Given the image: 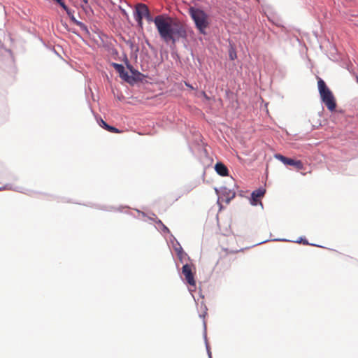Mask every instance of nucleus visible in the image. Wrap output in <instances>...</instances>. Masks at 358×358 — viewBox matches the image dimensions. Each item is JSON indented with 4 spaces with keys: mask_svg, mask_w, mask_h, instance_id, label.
<instances>
[{
    "mask_svg": "<svg viewBox=\"0 0 358 358\" xmlns=\"http://www.w3.org/2000/svg\"><path fill=\"white\" fill-rule=\"evenodd\" d=\"M148 7L144 3H138L135 7L134 18L140 27H143V19L148 15Z\"/></svg>",
    "mask_w": 358,
    "mask_h": 358,
    "instance_id": "nucleus-5",
    "label": "nucleus"
},
{
    "mask_svg": "<svg viewBox=\"0 0 358 358\" xmlns=\"http://www.w3.org/2000/svg\"><path fill=\"white\" fill-rule=\"evenodd\" d=\"M195 266L193 264H186L182 268V273L185 276V280L187 284L194 287H196V281L194 279Z\"/></svg>",
    "mask_w": 358,
    "mask_h": 358,
    "instance_id": "nucleus-4",
    "label": "nucleus"
},
{
    "mask_svg": "<svg viewBox=\"0 0 358 358\" xmlns=\"http://www.w3.org/2000/svg\"><path fill=\"white\" fill-rule=\"evenodd\" d=\"M265 192L266 190L262 188H259L252 192L251 194V203L252 205H257V202H259V199L264 195Z\"/></svg>",
    "mask_w": 358,
    "mask_h": 358,
    "instance_id": "nucleus-7",
    "label": "nucleus"
},
{
    "mask_svg": "<svg viewBox=\"0 0 358 358\" xmlns=\"http://www.w3.org/2000/svg\"><path fill=\"white\" fill-rule=\"evenodd\" d=\"M76 24L79 26L81 29H84V30H87V27L81 22H79V21H77L76 20L75 21Z\"/></svg>",
    "mask_w": 358,
    "mask_h": 358,
    "instance_id": "nucleus-14",
    "label": "nucleus"
},
{
    "mask_svg": "<svg viewBox=\"0 0 358 358\" xmlns=\"http://www.w3.org/2000/svg\"><path fill=\"white\" fill-rule=\"evenodd\" d=\"M99 125H100L101 127H103V128H104L105 129H106V130H107V129H108V127H109V125H108V124L105 121H103V120H101L100 123H99Z\"/></svg>",
    "mask_w": 358,
    "mask_h": 358,
    "instance_id": "nucleus-15",
    "label": "nucleus"
},
{
    "mask_svg": "<svg viewBox=\"0 0 358 358\" xmlns=\"http://www.w3.org/2000/svg\"><path fill=\"white\" fill-rule=\"evenodd\" d=\"M113 66H114L115 69L120 73V77L122 78H126L128 77L127 72L125 71L124 67L122 64L113 63Z\"/></svg>",
    "mask_w": 358,
    "mask_h": 358,
    "instance_id": "nucleus-9",
    "label": "nucleus"
},
{
    "mask_svg": "<svg viewBox=\"0 0 358 358\" xmlns=\"http://www.w3.org/2000/svg\"><path fill=\"white\" fill-rule=\"evenodd\" d=\"M317 86L322 101L330 111L335 110L336 108V99L332 92L328 88L324 81L318 78Z\"/></svg>",
    "mask_w": 358,
    "mask_h": 358,
    "instance_id": "nucleus-2",
    "label": "nucleus"
},
{
    "mask_svg": "<svg viewBox=\"0 0 358 358\" xmlns=\"http://www.w3.org/2000/svg\"><path fill=\"white\" fill-rule=\"evenodd\" d=\"M357 82L358 83V76H357Z\"/></svg>",
    "mask_w": 358,
    "mask_h": 358,
    "instance_id": "nucleus-21",
    "label": "nucleus"
},
{
    "mask_svg": "<svg viewBox=\"0 0 358 358\" xmlns=\"http://www.w3.org/2000/svg\"><path fill=\"white\" fill-rule=\"evenodd\" d=\"M189 13L199 32L205 34L206 28L209 26L208 15L203 10L194 7L189 8Z\"/></svg>",
    "mask_w": 358,
    "mask_h": 358,
    "instance_id": "nucleus-3",
    "label": "nucleus"
},
{
    "mask_svg": "<svg viewBox=\"0 0 358 358\" xmlns=\"http://www.w3.org/2000/svg\"><path fill=\"white\" fill-rule=\"evenodd\" d=\"M55 1H57L64 9L67 10V6H66V4L63 1V0H55Z\"/></svg>",
    "mask_w": 358,
    "mask_h": 358,
    "instance_id": "nucleus-16",
    "label": "nucleus"
},
{
    "mask_svg": "<svg viewBox=\"0 0 358 358\" xmlns=\"http://www.w3.org/2000/svg\"><path fill=\"white\" fill-rule=\"evenodd\" d=\"M289 166H294L297 170L303 169V164L300 160H294L292 159Z\"/></svg>",
    "mask_w": 358,
    "mask_h": 358,
    "instance_id": "nucleus-11",
    "label": "nucleus"
},
{
    "mask_svg": "<svg viewBox=\"0 0 358 358\" xmlns=\"http://www.w3.org/2000/svg\"><path fill=\"white\" fill-rule=\"evenodd\" d=\"M236 196V193L231 189L222 187H221L219 192V200H222V201H225L227 203H229L231 199H233Z\"/></svg>",
    "mask_w": 358,
    "mask_h": 358,
    "instance_id": "nucleus-6",
    "label": "nucleus"
},
{
    "mask_svg": "<svg viewBox=\"0 0 358 358\" xmlns=\"http://www.w3.org/2000/svg\"><path fill=\"white\" fill-rule=\"evenodd\" d=\"M275 158L280 160L281 162H282L285 165H289L291 163V158L286 157L280 154H275L274 155Z\"/></svg>",
    "mask_w": 358,
    "mask_h": 358,
    "instance_id": "nucleus-10",
    "label": "nucleus"
},
{
    "mask_svg": "<svg viewBox=\"0 0 358 358\" xmlns=\"http://www.w3.org/2000/svg\"><path fill=\"white\" fill-rule=\"evenodd\" d=\"M143 18L149 22H154L160 38L166 43L175 45L180 38L187 37L185 24L176 18L159 15L152 19L150 11Z\"/></svg>",
    "mask_w": 358,
    "mask_h": 358,
    "instance_id": "nucleus-1",
    "label": "nucleus"
},
{
    "mask_svg": "<svg viewBox=\"0 0 358 358\" xmlns=\"http://www.w3.org/2000/svg\"><path fill=\"white\" fill-rule=\"evenodd\" d=\"M156 222L162 226V230L164 232L169 233V229H168V227L166 225H164L160 220H157Z\"/></svg>",
    "mask_w": 358,
    "mask_h": 358,
    "instance_id": "nucleus-12",
    "label": "nucleus"
},
{
    "mask_svg": "<svg viewBox=\"0 0 358 358\" xmlns=\"http://www.w3.org/2000/svg\"><path fill=\"white\" fill-rule=\"evenodd\" d=\"M83 1L85 4H87V3H88V0H83Z\"/></svg>",
    "mask_w": 358,
    "mask_h": 358,
    "instance_id": "nucleus-20",
    "label": "nucleus"
},
{
    "mask_svg": "<svg viewBox=\"0 0 358 358\" xmlns=\"http://www.w3.org/2000/svg\"><path fill=\"white\" fill-rule=\"evenodd\" d=\"M202 94H203V96H204L206 99H208V96H207L206 94L205 93V92H202Z\"/></svg>",
    "mask_w": 358,
    "mask_h": 358,
    "instance_id": "nucleus-19",
    "label": "nucleus"
},
{
    "mask_svg": "<svg viewBox=\"0 0 358 358\" xmlns=\"http://www.w3.org/2000/svg\"><path fill=\"white\" fill-rule=\"evenodd\" d=\"M215 169L216 172L220 175L221 176H228L229 171L227 167L222 163L218 162L215 166Z\"/></svg>",
    "mask_w": 358,
    "mask_h": 358,
    "instance_id": "nucleus-8",
    "label": "nucleus"
},
{
    "mask_svg": "<svg viewBox=\"0 0 358 358\" xmlns=\"http://www.w3.org/2000/svg\"><path fill=\"white\" fill-rule=\"evenodd\" d=\"M229 57L231 60H234L236 57V54L230 52Z\"/></svg>",
    "mask_w": 358,
    "mask_h": 358,
    "instance_id": "nucleus-17",
    "label": "nucleus"
},
{
    "mask_svg": "<svg viewBox=\"0 0 358 358\" xmlns=\"http://www.w3.org/2000/svg\"><path fill=\"white\" fill-rule=\"evenodd\" d=\"M185 85H186L187 87H188L189 88H190V89H192V90H194V87H193L190 84H189V83H185Z\"/></svg>",
    "mask_w": 358,
    "mask_h": 358,
    "instance_id": "nucleus-18",
    "label": "nucleus"
},
{
    "mask_svg": "<svg viewBox=\"0 0 358 358\" xmlns=\"http://www.w3.org/2000/svg\"><path fill=\"white\" fill-rule=\"evenodd\" d=\"M107 131L113 133H121V131L118 129L110 125L109 127H108Z\"/></svg>",
    "mask_w": 358,
    "mask_h": 358,
    "instance_id": "nucleus-13",
    "label": "nucleus"
}]
</instances>
